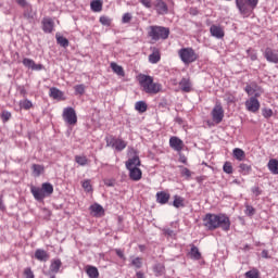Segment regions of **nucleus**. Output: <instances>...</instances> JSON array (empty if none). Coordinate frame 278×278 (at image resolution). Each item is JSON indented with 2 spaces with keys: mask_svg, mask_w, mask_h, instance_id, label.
Masks as SVG:
<instances>
[{
  "mask_svg": "<svg viewBox=\"0 0 278 278\" xmlns=\"http://www.w3.org/2000/svg\"><path fill=\"white\" fill-rule=\"evenodd\" d=\"M203 225L210 231L214 229H223V231H229L231 229V220L226 214H206L203 218Z\"/></svg>",
  "mask_w": 278,
  "mask_h": 278,
  "instance_id": "obj_1",
  "label": "nucleus"
},
{
  "mask_svg": "<svg viewBox=\"0 0 278 278\" xmlns=\"http://www.w3.org/2000/svg\"><path fill=\"white\" fill-rule=\"evenodd\" d=\"M137 79L142 92H146V94H157L162 92V84L154 83L152 76L147 74H139Z\"/></svg>",
  "mask_w": 278,
  "mask_h": 278,
  "instance_id": "obj_2",
  "label": "nucleus"
},
{
  "mask_svg": "<svg viewBox=\"0 0 278 278\" xmlns=\"http://www.w3.org/2000/svg\"><path fill=\"white\" fill-rule=\"evenodd\" d=\"M148 35L152 40H166L170 36V29L164 26H150Z\"/></svg>",
  "mask_w": 278,
  "mask_h": 278,
  "instance_id": "obj_3",
  "label": "nucleus"
},
{
  "mask_svg": "<svg viewBox=\"0 0 278 278\" xmlns=\"http://www.w3.org/2000/svg\"><path fill=\"white\" fill-rule=\"evenodd\" d=\"M178 55L185 64H192V62H197V60H199V54H197L192 48H182L178 50Z\"/></svg>",
  "mask_w": 278,
  "mask_h": 278,
  "instance_id": "obj_4",
  "label": "nucleus"
},
{
  "mask_svg": "<svg viewBox=\"0 0 278 278\" xmlns=\"http://www.w3.org/2000/svg\"><path fill=\"white\" fill-rule=\"evenodd\" d=\"M63 121L67 124V125H77V112H75V109L67 106L63 110Z\"/></svg>",
  "mask_w": 278,
  "mask_h": 278,
  "instance_id": "obj_5",
  "label": "nucleus"
},
{
  "mask_svg": "<svg viewBox=\"0 0 278 278\" xmlns=\"http://www.w3.org/2000/svg\"><path fill=\"white\" fill-rule=\"evenodd\" d=\"M106 147H111L115 151H123L127 148V142L119 138L110 137L106 138Z\"/></svg>",
  "mask_w": 278,
  "mask_h": 278,
  "instance_id": "obj_6",
  "label": "nucleus"
},
{
  "mask_svg": "<svg viewBox=\"0 0 278 278\" xmlns=\"http://www.w3.org/2000/svg\"><path fill=\"white\" fill-rule=\"evenodd\" d=\"M212 117L214 123H223V118H225V111L223 110V105L220 103H217L213 111H212Z\"/></svg>",
  "mask_w": 278,
  "mask_h": 278,
  "instance_id": "obj_7",
  "label": "nucleus"
},
{
  "mask_svg": "<svg viewBox=\"0 0 278 278\" xmlns=\"http://www.w3.org/2000/svg\"><path fill=\"white\" fill-rule=\"evenodd\" d=\"M245 108L248 112H252L255 114V112L260 111V100L255 97H251L249 100L245 101Z\"/></svg>",
  "mask_w": 278,
  "mask_h": 278,
  "instance_id": "obj_8",
  "label": "nucleus"
},
{
  "mask_svg": "<svg viewBox=\"0 0 278 278\" xmlns=\"http://www.w3.org/2000/svg\"><path fill=\"white\" fill-rule=\"evenodd\" d=\"M245 92L247 94H249V97H261L262 96V88H260V86H257V84L255 83H251L250 85H248L245 87Z\"/></svg>",
  "mask_w": 278,
  "mask_h": 278,
  "instance_id": "obj_9",
  "label": "nucleus"
},
{
  "mask_svg": "<svg viewBox=\"0 0 278 278\" xmlns=\"http://www.w3.org/2000/svg\"><path fill=\"white\" fill-rule=\"evenodd\" d=\"M41 25L45 34H51L55 27V22L51 17H45L41 21Z\"/></svg>",
  "mask_w": 278,
  "mask_h": 278,
  "instance_id": "obj_10",
  "label": "nucleus"
},
{
  "mask_svg": "<svg viewBox=\"0 0 278 278\" xmlns=\"http://www.w3.org/2000/svg\"><path fill=\"white\" fill-rule=\"evenodd\" d=\"M264 55H265V59L267 60V62H271L273 64H278V51L277 50L267 48L265 50Z\"/></svg>",
  "mask_w": 278,
  "mask_h": 278,
  "instance_id": "obj_11",
  "label": "nucleus"
},
{
  "mask_svg": "<svg viewBox=\"0 0 278 278\" xmlns=\"http://www.w3.org/2000/svg\"><path fill=\"white\" fill-rule=\"evenodd\" d=\"M169 147L174 150V151H184V141L181 139H179L178 137H170L169 138Z\"/></svg>",
  "mask_w": 278,
  "mask_h": 278,
  "instance_id": "obj_12",
  "label": "nucleus"
},
{
  "mask_svg": "<svg viewBox=\"0 0 278 278\" xmlns=\"http://www.w3.org/2000/svg\"><path fill=\"white\" fill-rule=\"evenodd\" d=\"M210 33L213 38H217L218 40H220V38H225V30L219 25H212Z\"/></svg>",
  "mask_w": 278,
  "mask_h": 278,
  "instance_id": "obj_13",
  "label": "nucleus"
},
{
  "mask_svg": "<svg viewBox=\"0 0 278 278\" xmlns=\"http://www.w3.org/2000/svg\"><path fill=\"white\" fill-rule=\"evenodd\" d=\"M49 97H51V99H54L55 101H64L65 99L64 92L55 87L50 88Z\"/></svg>",
  "mask_w": 278,
  "mask_h": 278,
  "instance_id": "obj_14",
  "label": "nucleus"
},
{
  "mask_svg": "<svg viewBox=\"0 0 278 278\" xmlns=\"http://www.w3.org/2000/svg\"><path fill=\"white\" fill-rule=\"evenodd\" d=\"M30 192L34 197V199H36V201H42L47 195H45V191H42V188L39 187H31L30 188Z\"/></svg>",
  "mask_w": 278,
  "mask_h": 278,
  "instance_id": "obj_15",
  "label": "nucleus"
},
{
  "mask_svg": "<svg viewBox=\"0 0 278 278\" xmlns=\"http://www.w3.org/2000/svg\"><path fill=\"white\" fill-rule=\"evenodd\" d=\"M129 177L132 181H140L142 179V170L138 167L128 168Z\"/></svg>",
  "mask_w": 278,
  "mask_h": 278,
  "instance_id": "obj_16",
  "label": "nucleus"
},
{
  "mask_svg": "<svg viewBox=\"0 0 278 278\" xmlns=\"http://www.w3.org/2000/svg\"><path fill=\"white\" fill-rule=\"evenodd\" d=\"M162 60V55L160 54V49L152 48V53L149 55L150 64H157Z\"/></svg>",
  "mask_w": 278,
  "mask_h": 278,
  "instance_id": "obj_17",
  "label": "nucleus"
},
{
  "mask_svg": "<svg viewBox=\"0 0 278 278\" xmlns=\"http://www.w3.org/2000/svg\"><path fill=\"white\" fill-rule=\"evenodd\" d=\"M155 10H156L157 14H167L168 5H166V3L163 0H156Z\"/></svg>",
  "mask_w": 278,
  "mask_h": 278,
  "instance_id": "obj_18",
  "label": "nucleus"
},
{
  "mask_svg": "<svg viewBox=\"0 0 278 278\" xmlns=\"http://www.w3.org/2000/svg\"><path fill=\"white\" fill-rule=\"evenodd\" d=\"M35 257L39 262H47L49 260V254L47 253V251H45L42 249H38L35 252Z\"/></svg>",
  "mask_w": 278,
  "mask_h": 278,
  "instance_id": "obj_19",
  "label": "nucleus"
},
{
  "mask_svg": "<svg viewBox=\"0 0 278 278\" xmlns=\"http://www.w3.org/2000/svg\"><path fill=\"white\" fill-rule=\"evenodd\" d=\"M170 199V194L166 192H157L156 193V201L157 203H161V205H166L168 203V200Z\"/></svg>",
  "mask_w": 278,
  "mask_h": 278,
  "instance_id": "obj_20",
  "label": "nucleus"
},
{
  "mask_svg": "<svg viewBox=\"0 0 278 278\" xmlns=\"http://www.w3.org/2000/svg\"><path fill=\"white\" fill-rule=\"evenodd\" d=\"M90 211L93 214V216H103L105 214V211L103 210V206L96 203L90 206Z\"/></svg>",
  "mask_w": 278,
  "mask_h": 278,
  "instance_id": "obj_21",
  "label": "nucleus"
},
{
  "mask_svg": "<svg viewBox=\"0 0 278 278\" xmlns=\"http://www.w3.org/2000/svg\"><path fill=\"white\" fill-rule=\"evenodd\" d=\"M267 167L273 175H278V160L277 159H270L267 164Z\"/></svg>",
  "mask_w": 278,
  "mask_h": 278,
  "instance_id": "obj_22",
  "label": "nucleus"
},
{
  "mask_svg": "<svg viewBox=\"0 0 278 278\" xmlns=\"http://www.w3.org/2000/svg\"><path fill=\"white\" fill-rule=\"evenodd\" d=\"M179 86L182 92H190L192 90V84H190V79L182 78L179 83Z\"/></svg>",
  "mask_w": 278,
  "mask_h": 278,
  "instance_id": "obj_23",
  "label": "nucleus"
},
{
  "mask_svg": "<svg viewBox=\"0 0 278 278\" xmlns=\"http://www.w3.org/2000/svg\"><path fill=\"white\" fill-rule=\"evenodd\" d=\"M138 166H140V157L138 156H134L131 159L128 160V162L126 163V168H138Z\"/></svg>",
  "mask_w": 278,
  "mask_h": 278,
  "instance_id": "obj_24",
  "label": "nucleus"
},
{
  "mask_svg": "<svg viewBox=\"0 0 278 278\" xmlns=\"http://www.w3.org/2000/svg\"><path fill=\"white\" fill-rule=\"evenodd\" d=\"M111 68L115 75H118L119 77H125V70H123V66L116 64L115 62L111 63Z\"/></svg>",
  "mask_w": 278,
  "mask_h": 278,
  "instance_id": "obj_25",
  "label": "nucleus"
},
{
  "mask_svg": "<svg viewBox=\"0 0 278 278\" xmlns=\"http://www.w3.org/2000/svg\"><path fill=\"white\" fill-rule=\"evenodd\" d=\"M60 268H62V261L60 258H56L51 262L50 270L54 274L60 273Z\"/></svg>",
  "mask_w": 278,
  "mask_h": 278,
  "instance_id": "obj_26",
  "label": "nucleus"
},
{
  "mask_svg": "<svg viewBox=\"0 0 278 278\" xmlns=\"http://www.w3.org/2000/svg\"><path fill=\"white\" fill-rule=\"evenodd\" d=\"M86 273L89 278H99V269L94 266H87Z\"/></svg>",
  "mask_w": 278,
  "mask_h": 278,
  "instance_id": "obj_27",
  "label": "nucleus"
},
{
  "mask_svg": "<svg viewBox=\"0 0 278 278\" xmlns=\"http://www.w3.org/2000/svg\"><path fill=\"white\" fill-rule=\"evenodd\" d=\"M90 8L92 12H101V10H103V2L101 0H92Z\"/></svg>",
  "mask_w": 278,
  "mask_h": 278,
  "instance_id": "obj_28",
  "label": "nucleus"
},
{
  "mask_svg": "<svg viewBox=\"0 0 278 278\" xmlns=\"http://www.w3.org/2000/svg\"><path fill=\"white\" fill-rule=\"evenodd\" d=\"M41 190L43 191V194L46 197H50V194H53V185L49 182H43L41 185Z\"/></svg>",
  "mask_w": 278,
  "mask_h": 278,
  "instance_id": "obj_29",
  "label": "nucleus"
},
{
  "mask_svg": "<svg viewBox=\"0 0 278 278\" xmlns=\"http://www.w3.org/2000/svg\"><path fill=\"white\" fill-rule=\"evenodd\" d=\"M31 170H33L34 177H40V175H42V173H45V166L38 165V164H33Z\"/></svg>",
  "mask_w": 278,
  "mask_h": 278,
  "instance_id": "obj_30",
  "label": "nucleus"
},
{
  "mask_svg": "<svg viewBox=\"0 0 278 278\" xmlns=\"http://www.w3.org/2000/svg\"><path fill=\"white\" fill-rule=\"evenodd\" d=\"M236 4L241 14H249V7L242 0H236Z\"/></svg>",
  "mask_w": 278,
  "mask_h": 278,
  "instance_id": "obj_31",
  "label": "nucleus"
},
{
  "mask_svg": "<svg viewBox=\"0 0 278 278\" xmlns=\"http://www.w3.org/2000/svg\"><path fill=\"white\" fill-rule=\"evenodd\" d=\"M232 155H233V157L237 159L239 162H242V160H244V157H245L244 151H243L242 149H240V148L233 149Z\"/></svg>",
  "mask_w": 278,
  "mask_h": 278,
  "instance_id": "obj_32",
  "label": "nucleus"
},
{
  "mask_svg": "<svg viewBox=\"0 0 278 278\" xmlns=\"http://www.w3.org/2000/svg\"><path fill=\"white\" fill-rule=\"evenodd\" d=\"M185 199L179 197V195H174V202H173V205L174 207L176 208H179V207H185L186 204H185Z\"/></svg>",
  "mask_w": 278,
  "mask_h": 278,
  "instance_id": "obj_33",
  "label": "nucleus"
},
{
  "mask_svg": "<svg viewBox=\"0 0 278 278\" xmlns=\"http://www.w3.org/2000/svg\"><path fill=\"white\" fill-rule=\"evenodd\" d=\"M147 108H148L147 102H144V101H138L135 104V110L137 112H139L140 114H144V112L147 111Z\"/></svg>",
  "mask_w": 278,
  "mask_h": 278,
  "instance_id": "obj_34",
  "label": "nucleus"
},
{
  "mask_svg": "<svg viewBox=\"0 0 278 278\" xmlns=\"http://www.w3.org/2000/svg\"><path fill=\"white\" fill-rule=\"evenodd\" d=\"M189 255L192 260H201V252L199 251V248L194 245L191 248Z\"/></svg>",
  "mask_w": 278,
  "mask_h": 278,
  "instance_id": "obj_35",
  "label": "nucleus"
},
{
  "mask_svg": "<svg viewBox=\"0 0 278 278\" xmlns=\"http://www.w3.org/2000/svg\"><path fill=\"white\" fill-rule=\"evenodd\" d=\"M75 162H76V164H78L79 166H87V164H88V157H86L85 155H76V156H75Z\"/></svg>",
  "mask_w": 278,
  "mask_h": 278,
  "instance_id": "obj_36",
  "label": "nucleus"
},
{
  "mask_svg": "<svg viewBox=\"0 0 278 278\" xmlns=\"http://www.w3.org/2000/svg\"><path fill=\"white\" fill-rule=\"evenodd\" d=\"M20 108L22 110H31V108H34V103H31L30 100L25 99L20 101Z\"/></svg>",
  "mask_w": 278,
  "mask_h": 278,
  "instance_id": "obj_37",
  "label": "nucleus"
},
{
  "mask_svg": "<svg viewBox=\"0 0 278 278\" xmlns=\"http://www.w3.org/2000/svg\"><path fill=\"white\" fill-rule=\"evenodd\" d=\"M56 41H58V45H60L61 47H64V49L68 47V39L62 37L60 34H56Z\"/></svg>",
  "mask_w": 278,
  "mask_h": 278,
  "instance_id": "obj_38",
  "label": "nucleus"
},
{
  "mask_svg": "<svg viewBox=\"0 0 278 278\" xmlns=\"http://www.w3.org/2000/svg\"><path fill=\"white\" fill-rule=\"evenodd\" d=\"M100 23L101 25H104V27H110L112 25V20L108 15L100 16Z\"/></svg>",
  "mask_w": 278,
  "mask_h": 278,
  "instance_id": "obj_39",
  "label": "nucleus"
},
{
  "mask_svg": "<svg viewBox=\"0 0 278 278\" xmlns=\"http://www.w3.org/2000/svg\"><path fill=\"white\" fill-rule=\"evenodd\" d=\"M245 278H260V270L253 268L245 273Z\"/></svg>",
  "mask_w": 278,
  "mask_h": 278,
  "instance_id": "obj_40",
  "label": "nucleus"
},
{
  "mask_svg": "<svg viewBox=\"0 0 278 278\" xmlns=\"http://www.w3.org/2000/svg\"><path fill=\"white\" fill-rule=\"evenodd\" d=\"M224 101H226V103H236V96L231 92H227L224 96Z\"/></svg>",
  "mask_w": 278,
  "mask_h": 278,
  "instance_id": "obj_41",
  "label": "nucleus"
},
{
  "mask_svg": "<svg viewBox=\"0 0 278 278\" xmlns=\"http://www.w3.org/2000/svg\"><path fill=\"white\" fill-rule=\"evenodd\" d=\"M81 186L85 192H92V185L90 184V179H86L81 182Z\"/></svg>",
  "mask_w": 278,
  "mask_h": 278,
  "instance_id": "obj_42",
  "label": "nucleus"
},
{
  "mask_svg": "<svg viewBox=\"0 0 278 278\" xmlns=\"http://www.w3.org/2000/svg\"><path fill=\"white\" fill-rule=\"evenodd\" d=\"M223 170L224 173H226L227 175H231V173H233V166L231 165L230 162H226L223 166Z\"/></svg>",
  "mask_w": 278,
  "mask_h": 278,
  "instance_id": "obj_43",
  "label": "nucleus"
},
{
  "mask_svg": "<svg viewBox=\"0 0 278 278\" xmlns=\"http://www.w3.org/2000/svg\"><path fill=\"white\" fill-rule=\"evenodd\" d=\"M131 266H134L135 268H142V258L140 257L131 258Z\"/></svg>",
  "mask_w": 278,
  "mask_h": 278,
  "instance_id": "obj_44",
  "label": "nucleus"
},
{
  "mask_svg": "<svg viewBox=\"0 0 278 278\" xmlns=\"http://www.w3.org/2000/svg\"><path fill=\"white\" fill-rule=\"evenodd\" d=\"M182 177H186L187 179H190V177H192V172H190V169H188V167H181L180 170Z\"/></svg>",
  "mask_w": 278,
  "mask_h": 278,
  "instance_id": "obj_45",
  "label": "nucleus"
},
{
  "mask_svg": "<svg viewBox=\"0 0 278 278\" xmlns=\"http://www.w3.org/2000/svg\"><path fill=\"white\" fill-rule=\"evenodd\" d=\"M247 53L250 56V59L252 60V62H255V60H257V52L255 50L248 49Z\"/></svg>",
  "mask_w": 278,
  "mask_h": 278,
  "instance_id": "obj_46",
  "label": "nucleus"
},
{
  "mask_svg": "<svg viewBox=\"0 0 278 278\" xmlns=\"http://www.w3.org/2000/svg\"><path fill=\"white\" fill-rule=\"evenodd\" d=\"M74 89L76 94H84L86 92V86L84 85H76Z\"/></svg>",
  "mask_w": 278,
  "mask_h": 278,
  "instance_id": "obj_47",
  "label": "nucleus"
},
{
  "mask_svg": "<svg viewBox=\"0 0 278 278\" xmlns=\"http://www.w3.org/2000/svg\"><path fill=\"white\" fill-rule=\"evenodd\" d=\"M23 64H24V66H26V68H33L35 62L31 59H24Z\"/></svg>",
  "mask_w": 278,
  "mask_h": 278,
  "instance_id": "obj_48",
  "label": "nucleus"
},
{
  "mask_svg": "<svg viewBox=\"0 0 278 278\" xmlns=\"http://www.w3.org/2000/svg\"><path fill=\"white\" fill-rule=\"evenodd\" d=\"M247 216H253L255 214V208L249 204L245 205Z\"/></svg>",
  "mask_w": 278,
  "mask_h": 278,
  "instance_id": "obj_49",
  "label": "nucleus"
},
{
  "mask_svg": "<svg viewBox=\"0 0 278 278\" xmlns=\"http://www.w3.org/2000/svg\"><path fill=\"white\" fill-rule=\"evenodd\" d=\"M1 117H2V121H3L4 123H7V121H8L9 118H12V113H10V112H8V111H3Z\"/></svg>",
  "mask_w": 278,
  "mask_h": 278,
  "instance_id": "obj_50",
  "label": "nucleus"
},
{
  "mask_svg": "<svg viewBox=\"0 0 278 278\" xmlns=\"http://www.w3.org/2000/svg\"><path fill=\"white\" fill-rule=\"evenodd\" d=\"M248 5L252 8V10H255L257 8V3H260V0H247Z\"/></svg>",
  "mask_w": 278,
  "mask_h": 278,
  "instance_id": "obj_51",
  "label": "nucleus"
},
{
  "mask_svg": "<svg viewBox=\"0 0 278 278\" xmlns=\"http://www.w3.org/2000/svg\"><path fill=\"white\" fill-rule=\"evenodd\" d=\"M24 275H25V278H35L34 271H31V268H29V267H27V268L24 270Z\"/></svg>",
  "mask_w": 278,
  "mask_h": 278,
  "instance_id": "obj_52",
  "label": "nucleus"
},
{
  "mask_svg": "<svg viewBox=\"0 0 278 278\" xmlns=\"http://www.w3.org/2000/svg\"><path fill=\"white\" fill-rule=\"evenodd\" d=\"M263 116H264V118H270V116H273V110L264 109L263 110Z\"/></svg>",
  "mask_w": 278,
  "mask_h": 278,
  "instance_id": "obj_53",
  "label": "nucleus"
},
{
  "mask_svg": "<svg viewBox=\"0 0 278 278\" xmlns=\"http://www.w3.org/2000/svg\"><path fill=\"white\" fill-rule=\"evenodd\" d=\"M131 21V13H125L122 17L123 23H129Z\"/></svg>",
  "mask_w": 278,
  "mask_h": 278,
  "instance_id": "obj_54",
  "label": "nucleus"
},
{
  "mask_svg": "<svg viewBox=\"0 0 278 278\" xmlns=\"http://www.w3.org/2000/svg\"><path fill=\"white\" fill-rule=\"evenodd\" d=\"M251 191L254 194V197H260V194H262V190H260V187H253Z\"/></svg>",
  "mask_w": 278,
  "mask_h": 278,
  "instance_id": "obj_55",
  "label": "nucleus"
},
{
  "mask_svg": "<svg viewBox=\"0 0 278 278\" xmlns=\"http://www.w3.org/2000/svg\"><path fill=\"white\" fill-rule=\"evenodd\" d=\"M17 5H21V8H26L27 0H15Z\"/></svg>",
  "mask_w": 278,
  "mask_h": 278,
  "instance_id": "obj_56",
  "label": "nucleus"
},
{
  "mask_svg": "<svg viewBox=\"0 0 278 278\" xmlns=\"http://www.w3.org/2000/svg\"><path fill=\"white\" fill-rule=\"evenodd\" d=\"M140 3H142L144 8H151V0H140Z\"/></svg>",
  "mask_w": 278,
  "mask_h": 278,
  "instance_id": "obj_57",
  "label": "nucleus"
},
{
  "mask_svg": "<svg viewBox=\"0 0 278 278\" xmlns=\"http://www.w3.org/2000/svg\"><path fill=\"white\" fill-rule=\"evenodd\" d=\"M31 71H42V64L34 63Z\"/></svg>",
  "mask_w": 278,
  "mask_h": 278,
  "instance_id": "obj_58",
  "label": "nucleus"
},
{
  "mask_svg": "<svg viewBox=\"0 0 278 278\" xmlns=\"http://www.w3.org/2000/svg\"><path fill=\"white\" fill-rule=\"evenodd\" d=\"M240 168H241V170H245L247 173H249V170H251V167L247 164H241Z\"/></svg>",
  "mask_w": 278,
  "mask_h": 278,
  "instance_id": "obj_59",
  "label": "nucleus"
},
{
  "mask_svg": "<svg viewBox=\"0 0 278 278\" xmlns=\"http://www.w3.org/2000/svg\"><path fill=\"white\" fill-rule=\"evenodd\" d=\"M115 253H116V255H118V257H121L122 260H125V254L123 253V251L122 250H115Z\"/></svg>",
  "mask_w": 278,
  "mask_h": 278,
  "instance_id": "obj_60",
  "label": "nucleus"
},
{
  "mask_svg": "<svg viewBox=\"0 0 278 278\" xmlns=\"http://www.w3.org/2000/svg\"><path fill=\"white\" fill-rule=\"evenodd\" d=\"M262 257H264L265 260H268V250H263L262 251Z\"/></svg>",
  "mask_w": 278,
  "mask_h": 278,
  "instance_id": "obj_61",
  "label": "nucleus"
},
{
  "mask_svg": "<svg viewBox=\"0 0 278 278\" xmlns=\"http://www.w3.org/2000/svg\"><path fill=\"white\" fill-rule=\"evenodd\" d=\"M165 236H175V232L170 229L165 230Z\"/></svg>",
  "mask_w": 278,
  "mask_h": 278,
  "instance_id": "obj_62",
  "label": "nucleus"
},
{
  "mask_svg": "<svg viewBox=\"0 0 278 278\" xmlns=\"http://www.w3.org/2000/svg\"><path fill=\"white\" fill-rule=\"evenodd\" d=\"M136 277L137 278H144V274L142 271H137Z\"/></svg>",
  "mask_w": 278,
  "mask_h": 278,
  "instance_id": "obj_63",
  "label": "nucleus"
},
{
  "mask_svg": "<svg viewBox=\"0 0 278 278\" xmlns=\"http://www.w3.org/2000/svg\"><path fill=\"white\" fill-rule=\"evenodd\" d=\"M180 162H182V164H186V156H181Z\"/></svg>",
  "mask_w": 278,
  "mask_h": 278,
  "instance_id": "obj_64",
  "label": "nucleus"
}]
</instances>
